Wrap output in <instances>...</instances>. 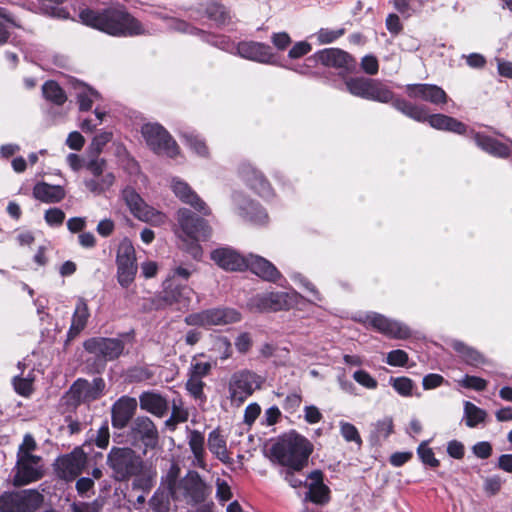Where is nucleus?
<instances>
[{"instance_id": "obj_1", "label": "nucleus", "mask_w": 512, "mask_h": 512, "mask_svg": "<svg viewBox=\"0 0 512 512\" xmlns=\"http://www.w3.org/2000/svg\"><path fill=\"white\" fill-rule=\"evenodd\" d=\"M79 18L83 24L111 36H137L148 31L143 24L121 7H108L102 10L85 8Z\"/></svg>"}, {"instance_id": "obj_2", "label": "nucleus", "mask_w": 512, "mask_h": 512, "mask_svg": "<svg viewBox=\"0 0 512 512\" xmlns=\"http://www.w3.org/2000/svg\"><path fill=\"white\" fill-rule=\"evenodd\" d=\"M179 468L172 466L162 485L174 501H184L190 505L203 502L207 495V486L196 472H190L185 477L178 478Z\"/></svg>"}, {"instance_id": "obj_3", "label": "nucleus", "mask_w": 512, "mask_h": 512, "mask_svg": "<svg viewBox=\"0 0 512 512\" xmlns=\"http://www.w3.org/2000/svg\"><path fill=\"white\" fill-rule=\"evenodd\" d=\"M312 451L313 447L305 437L290 433L272 446L271 456L280 465L300 471L307 465Z\"/></svg>"}, {"instance_id": "obj_4", "label": "nucleus", "mask_w": 512, "mask_h": 512, "mask_svg": "<svg viewBox=\"0 0 512 512\" xmlns=\"http://www.w3.org/2000/svg\"><path fill=\"white\" fill-rule=\"evenodd\" d=\"M37 444L31 434H26L17 451L13 484L23 486L38 481L44 475L42 458L33 454Z\"/></svg>"}, {"instance_id": "obj_5", "label": "nucleus", "mask_w": 512, "mask_h": 512, "mask_svg": "<svg viewBox=\"0 0 512 512\" xmlns=\"http://www.w3.org/2000/svg\"><path fill=\"white\" fill-rule=\"evenodd\" d=\"M393 107L416 121H428L431 127L438 130L450 131L457 134H464L467 130L464 123L453 117L444 114L428 115L424 107L415 105L402 98L395 99Z\"/></svg>"}, {"instance_id": "obj_6", "label": "nucleus", "mask_w": 512, "mask_h": 512, "mask_svg": "<svg viewBox=\"0 0 512 512\" xmlns=\"http://www.w3.org/2000/svg\"><path fill=\"white\" fill-rule=\"evenodd\" d=\"M179 229L176 231L179 238L191 244V253L196 258L200 254L198 241L206 240L211 235V228L208 223L190 210L183 208L177 212Z\"/></svg>"}, {"instance_id": "obj_7", "label": "nucleus", "mask_w": 512, "mask_h": 512, "mask_svg": "<svg viewBox=\"0 0 512 512\" xmlns=\"http://www.w3.org/2000/svg\"><path fill=\"white\" fill-rule=\"evenodd\" d=\"M107 465L115 480L126 481L141 473L143 460L131 448L113 447L107 455Z\"/></svg>"}, {"instance_id": "obj_8", "label": "nucleus", "mask_w": 512, "mask_h": 512, "mask_svg": "<svg viewBox=\"0 0 512 512\" xmlns=\"http://www.w3.org/2000/svg\"><path fill=\"white\" fill-rule=\"evenodd\" d=\"M346 90L353 96L381 103L394 102V93L380 80L373 78L345 77Z\"/></svg>"}, {"instance_id": "obj_9", "label": "nucleus", "mask_w": 512, "mask_h": 512, "mask_svg": "<svg viewBox=\"0 0 512 512\" xmlns=\"http://www.w3.org/2000/svg\"><path fill=\"white\" fill-rule=\"evenodd\" d=\"M193 290L187 285L177 283L175 279H168L164 283L163 291L153 299L156 309L172 307L176 311H186L191 302Z\"/></svg>"}, {"instance_id": "obj_10", "label": "nucleus", "mask_w": 512, "mask_h": 512, "mask_svg": "<svg viewBox=\"0 0 512 512\" xmlns=\"http://www.w3.org/2000/svg\"><path fill=\"white\" fill-rule=\"evenodd\" d=\"M105 387V381L101 377H95L92 381L79 378L71 385L64 398L72 406L90 403L103 395Z\"/></svg>"}, {"instance_id": "obj_11", "label": "nucleus", "mask_w": 512, "mask_h": 512, "mask_svg": "<svg viewBox=\"0 0 512 512\" xmlns=\"http://www.w3.org/2000/svg\"><path fill=\"white\" fill-rule=\"evenodd\" d=\"M241 314L232 308H213L192 313L185 317L184 322L189 326H218L239 322Z\"/></svg>"}, {"instance_id": "obj_12", "label": "nucleus", "mask_w": 512, "mask_h": 512, "mask_svg": "<svg viewBox=\"0 0 512 512\" xmlns=\"http://www.w3.org/2000/svg\"><path fill=\"white\" fill-rule=\"evenodd\" d=\"M262 379L256 373L244 369L234 373L229 382V395L231 402L237 406L261 387Z\"/></svg>"}, {"instance_id": "obj_13", "label": "nucleus", "mask_w": 512, "mask_h": 512, "mask_svg": "<svg viewBox=\"0 0 512 512\" xmlns=\"http://www.w3.org/2000/svg\"><path fill=\"white\" fill-rule=\"evenodd\" d=\"M42 501L43 496L33 489L4 493L0 496V512H33Z\"/></svg>"}, {"instance_id": "obj_14", "label": "nucleus", "mask_w": 512, "mask_h": 512, "mask_svg": "<svg viewBox=\"0 0 512 512\" xmlns=\"http://www.w3.org/2000/svg\"><path fill=\"white\" fill-rule=\"evenodd\" d=\"M142 135L147 145L157 154L174 157L178 146L169 133L159 124L148 123L142 126Z\"/></svg>"}, {"instance_id": "obj_15", "label": "nucleus", "mask_w": 512, "mask_h": 512, "mask_svg": "<svg viewBox=\"0 0 512 512\" xmlns=\"http://www.w3.org/2000/svg\"><path fill=\"white\" fill-rule=\"evenodd\" d=\"M117 280L127 288L135 279L137 273L135 249L128 239H123L117 249Z\"/></svg>"}, {"instance_id": "obj_16", "label": "nucleus", "mask_w": 512, "mask_h": 512, "mask_svg": "<svg viewBox=\"0 0 512 512\" xmlns=\"http://www.w3.org/2000/svg\"><path fill=\"white\" fill-rule=\"evenodd\" d=\"M315 58L322 65L336 69L339 76L343 78L357 72L356 59L339 48L323 49L315 54Z\"/></svg>"}, {"instance_id": "obj_17", "label": "nucleus", "mask_w": 512, "mask_h": 512, "mask_svg": "<svg viewBox=\"0 0 512 512\" xmlns=\"http://www.w3.org/2000/svg\"><path fill=\"white\" fill-rule=\"evenodd\" d=\"M122 196L131 213L139 220L156 226L166 221V216L162 212L148 206L134 189H124Z\"/></svg>"}, {"instance_id": "obj_18", "label": "nucleus", "mask_w": 512, "mask_h": 512, "mask_svg": "<svg viewBox=\"0 0 512 512\" xmlns=\"http://www.w3.org/2000/svg\"><path fill=\"white\" fill-rule=\"evenodd\" d=\"M128 437L134 446L141 444L146 449H153L158 444L159 433L154 422L149 417L138 416L130 426Z\"/></svg>"}, {"instance_id": "obj_19", "label": "nucleus", "mask_w": 512, "mask_h": 512, "mask_svg": "<svg viewBox=\"0 0 512 512\" xmlns=\"http://www.w3.org/2000/svg\"><path fill=\"white\" fill-rule=\"evenodd\" d=\"M84 348L105 361H113L123 353L125 344L119 338L94 337L84 342Z\"/></svg>"}, {"instance_id": "obj_20", "label": "nucleus", "mask_w": 512, "mask_h": 512, "mask_svg": "<svg viewBox=\"0 0 512 512\" xmlns=\"http://www.w3.org/2000/svg\"><path fill=\"white\" fill-rule=\"evenodd\" d=\"M86 463V454L82 449L76 448L71 453L63 455L56 460L55 470L61 479L72 481L81 474Z\"/></svg>"}, {"instance_id": "obj_21", "label": "nucleus", "mask_w": 512, "mask_h": 512, "mask_svg": "<svg viewBox=\"0 0 512 512\" xmlns=\"http://www.w3.org/2000/svg\"><path fill=\"white\" fill-rule=\"evenodd\" d=\"M368 323L380 333L396 339H406L411 335L410 329L403 323L389 319L381 314L367 315Z\"/></svg>"}, {"instance_id": "obj_22", "label": "nucleus", "mask_w": 512, "mask_h": 512, "mask_svg": "<svg viewBox=\"0 0 512 512\" xmlns=\"http://www.w3.org/2000/svg\"><path fill=\"white\" fill-rule=\"evenodd\" d=\"M407 95L413 99H421L434 105L446 104L448 96L439 86L433 84H407Z\"/></svg>"}, {"instance_id": "obj_23", "label": "nucleus", "mask_w": 512, "mask_h": 512, "mask_svg": "<svg viewBox=\"0 0 512 512\" xmlns=\"http://www.w3.org/2000/svg\"><path fill=\"white\" fill-rule=\"evenodd\" d=\"M235 54L244 59L265 64L272 63L273 59L270 46L255 41L239 42L235 47Z\"/></svg>"}, {"instance_id": "obj_24", "label": "nucleus", "mask_w": 512, "mask_h": 512, "mask_svg": "<svg viewBox=\"0 0 512 512\" xmlns=\"http://www.w3.org/2000/svg\"><path fill=\"white\" fill-rule=\"evenodd\" d=\"M211 259L221 268L229 271H242L247 267V257L228 247H221L211 252Z\"/></svg>"}, {"instance_id": "obj_25", "label": "nucleus", "mask_w": 512, "mask_h": 512, "mask_svg": "<svg viewBox=\"0 0 512 512\" xmlns=\"http://www.w3.org/2000/svg\"><path fill=\"white\" fill-rule=\"evenodd\" d=\"M137 408V401L133 397L122 396L112 406L111 421L112 426L122 429L127 426L132 419Z\"/></svg>"}, {"instance_id": "obj_26", "label": "nucleus", "mask_w": 512, "mask_h": 512, "mask_svg": "<svg viewBox=\"0 0 512 512\" xmlns=\"http://www.w3.org/2000/svg\"><path fill=\"white\" fill-rule=\"evenodd\" d=\"M288 298L287 293L271 292L252 298L251 305L259 311H280L288 308Z\"/></svg>"}, {"instance_id": "obj_27", "label": "nucleus", "mask_w": 512, "mask_h": 512, "mask_svg": "<svg viewBox=\"0 0 512 512\" xmlns=\"http://www.w3.org/2000/svg\"><path fill=\"white\" fill-rule=\"evenodd\" d=\"M308 478V492L305 495V501H311L315 504H325L330 499V489L323 483V473L320 470L312 471Z\"/></svg>"}, {"instance_id": "obj_28", "label": "nucleus", "mask_w": 512, "mask_h": 512, "mask_svg": "<svg viewBox=\"0 0 512 512\" xmlns=\"http://www.w3.org/2000/svg\"><path fill=\"white\" fill-rule=\"evenodd\" d=\"M172 190L175 195L184 203L189 204L198 212L208 215L210 213L206 203L192 191L189 185L181 180L174 179L172 181Z\"/></svg>"}, {"instance_id": "obj_29", "label": "nucleus", "mask_w": 512, "mask_h": 512, "mask_svg": "<svg viewBox=\"0 0 512 512\" xmlns=\"http://www.w3.org/2000/svg\"><path fill=\"white\" fill-rule=\"evenodd\" d=\"M247 268L267 281L275 282L281 277L280 272L270 261L258 255L251 254L247 257Z\"/></svg>"}, {"instance_id": "obj_30", "label": "nucleus", "mask_w": 512, "mask_h": 512, "mask_svg": "<svg viewBox=\"0 0 512 512\" xmlns=\"http://www.w3.org/2000/svg\"><path fill=\"white\" fill-rule=\"evenodd\" d=\"M90 317V311L87 300L83 297L77 299L74 313L72 315L71 325L68 331V337L74 338L80 334L87 325Z\"/></svg>"}, {"instance_id": "obj_31", "label": "nucleus", "mask_w": 512, "mask_h": 512, "mask_svg": "<svg viewBox=\"0 0 512 512\" xmlns=\"http://www.w3.org/2000/svg\"><path fill=\"white\" fill-rule=\"evenodd\" d=\"M140 408L155 416L162 417L168 410V403L164 397L155 392H143L139 396Z\"/></svg>"}, {"instance_id": "obj_32", "label": "nucleus", "mask_w": 512, "mask_h": 512, "mask_svg": "<svg viewBox=\"0 0 512 512\" xmlns=\"http://www.w3.org/2000/svg\"><path fill=\"white\" fill-rule=\"evenodd\" d=\"M65 195V190L60 185L40 182L33 188L34 198L44 203H58L65 198Z\"/></svg>"}, {"instance_id": "obj_33", "label": "nucleus", "mask_w": 512, "mask_h": 512, "mask_svg": "<svg viewBox=\"0 0 512 512\" xmlns=\"http://www.w3.org/2000/svg\"><path fill=\"white\" fill-rule=\"evenodd\" d=\"M475 142L476 144L485 150L486 152L498 156V157H508L509 156V149L508 147L497 141L496 139H493L488 136L476 134L475 135Z\"/></svg>"}, {"instance_id": "obj_34", "label": "nucleus", "mask_w": 512, "mask_h": 512, "mask_svg": "<svg viewBox=\"0 0 512 512\" xmlns=\"http://www.w3.org/2000/svg\"><path fill=\"white\" fill-rule=\"evenodd\" d=\"M208 448L221 462H230V457L226 447V440L217 430H214L209 434Z\"/></svg>"}, {"instance_id": "obj_35", "label": "nucleus", "mask_w": 512, "mask_h": 512, "mask_svg": "<svg viewBox=\"0 0 512 512\" xmlns=\"http://www.w3.org/2000/svg\"><path fill=\"white\" fill-rule=\"evenodd\" d=\"M115 182V176L112 172H106L98 178H87L84 180V185L91 193L100 195L109 190Z\"/></svg>"}, {"instance_id": "obj_36", "label": "nucleus", "mask_w": 512, "mask_h": 512, "mask_svg": "<svg viewBox=\"0 0 512 512\" xmlns=\"http://www.w3.org/2000/svg\"><path fill=\"white\" fill-rule=\"evenodd\" d=\"M188 444L194 455L195 464L200 468H205L204 435L197 430L190 431L188 435Z\"/></svg>"}, {"instance_id": "obj_37", "label": "nucleus", "mask_w": 512, "mask_h": 512, "mask_svg": "<svg viewBox=\"0 0 512 512\" xmlns=\"http://www.w3.org/2000/svg\"><path fill=\"white\" fill-rule=\"evenodd\" d=\"M76 98L81 111H88L92 108V104L95 100L100 98V94L84 84H77L75 86Z\"/></svg>"}, {"instance_id": "obj_38", "label": "nucleus", "mask_w": 512, "mask_h": 512, "mask_svg": "<svg viewBox=\"0 0 512 512\" xmlns=\"http://www.w3.org/2000/svg\"><path fill=\"white\" fill-rule=\"evenodd\" d=\"M453 349L460 355V357L469 365L478 366L485 362L483 355L472 347L467 346L461 341H454L452 343Z\"/></svg>"}, {"instance_id": "obj_39", "label": "nucleus", "mask_w": 512, "mask_h": 512, "mask_svg": "<svg viewBox=\"0 0 512 512\" xmlns=\"http://www.w3.org/2000/svg\"><path fill=\"white\" fill-rule=\"evenodd\" d=\"M250 186L262 197L269 198L273 195L272 188L261 172L254 169L246 176Z\"/></svg>"}, {"instance_id": "obj_40", "label": "nucleus", "mask_w": 512, "mask_h": 512, "mask_svg": "<svg viewBox=\"0 0 512 512\" xmlns=\"http://www.w3.org/2000/svg\"><path fill=\"white\" fill-rule=\"evenodd\" d=\"M40 10L49 16L66 19L69 12L62 6L65 0H37Z\"/></svg>"}, {"instance_id": "obj_41", "label": "nucleus", "mask_w": 512, "mask_h": 512, "mask_svg": "<svg viewBox=\"0 0 512 512\" xmlns=\"http://www.w3.org/2000/svg\"><path fill=\"white\" fill-rule=\"evenodd\" d=\"M464 415L466 418V425L470 428H473L485 421L487 413L485 410L477 407L475 404L466 401L464 403Z\"/></svg>"}, {"instance_id": "obj_42", "label": "nucleus", "mask_w": 512, "mask_h": 512, "mask_svg": "<svg viewBox=\"0 0 512 512\" xmlns=\"http://www.w3.org/2000/svg\"><path fill=\"white\" fill-rule=\"evenodd\" d=\"M44 97L56 105H62L67 97L63 89L55 81H47L42 87Z\"/></svg>"}, {"instance_id": "obj_43", "label": "nucleus", "mask_w": 512, "mask_h": 512, "mask_svg": "<svg viewBox=\"0 0 512 512\" xmlns=\"http://www.w3.org/2000/svg\"><path fill=\"white\" fill-rule=\"evenodd\" d=\"M207 17L214 21L218 26L226 25L230 22L231 17L226 8L218 3H211L206 9Z\"/></svg>"}, {"instance_id": "obj_44", "label": "nucleus", "mask_w": 512, "mask_h": 512, "mask_svg": "<svg viewBox=\"0 0 512 512\" xmlns=\"http://www.w3.org/2000/svg\"><path fill=\"white\" fill-rule=\"evenodd\" d=\"M243 211L245 213V217L255 224H264L268 219L267 213L258 203L253 201L247 203L246 207L243 208Z\"/></svg>"}, {"instance_id": "obj_45", "label": "nucleus", "mask_w": 512, "mask_h": 512, "mask_svg": "<svg viewBox=\"0 0 512 512\" xmlns=\"http://www.w3.org/2000/svg\"><path fill=\"white\" fill-rule=\"evenodd\" d=\"M389 382L399 395L403 397L412 396L413 389L415 388V383L412 379L405 376L391 377Z\"/></svg>"}, {"instance_id": "obj_46", "label": "nucleus", "mask_w": 512, "mask_h": 512, "mask_svg": "<svg viewBox=\"0 0 512 512\" xmlns=\"http://www.w3.org/2000/svg\"><path fill=\"white\" fill-rule=\"evenodd\" d=\"M34 377L30 372L27 377L15 376L13 378V385L16 392L22 396H29L33 391Z\"/></svg>"}, {"instance_id": "obj_47", "label": "nucleus", "mask_w": 512, "mask_h": 512, "mask_svg": "<svg viewBox=\"0 0 512 512\" xmlns=\"http://www.w3.org/2000/svg\"><path fill=\"white\" fill-rule=\"evenodd\" d=\"M182 137L184 138L186 144L195 151L200 156H205L207 154V147L198 135H195L192 132H184L182 133Z\"/></svg>"}, {"instance_id": "obj_48", "label": "nucleus", "mask_w": 512, "mask_h": 512, "mask_svg": "<svg viewBox=\"0 0 512 512\" xmlns=\"http://www.w3.org/2000/svg\"><path fill=\"white\" fill-rule=\"evenodd\" d=\"M161 19L168 21V27L172 30L184 32V33H199L203 36H206V34L203 31L198 30L195 27L190 26L187 22L175 19V18H168L166 16H160Z\"/></svg>"}, {"instance_id": "obj_49", "label": "nucleus", "mask_w": 512, "mask_h": 512, "mask_svg": "<svg viewBox=\"0 0 512 512\" xmlns=\"http://www.w3.org/2000/svg\"><path fill=\"white\" fill-rule=\"evenodd\" d=\"M127 371L128 379L135 382L145 381L153 376L152 370L147 366H134Z\"/></svg>"}, {"instance_id": "obj_50", "label": "nucleus", "mask_w": 512, "mask_h": 512, "mask_svg": "<svg viewBox=\"0 0 512 512\" xmlns=\"http://www.w3.org/2000/svg\"><path fill=\"white\" fill-rule=\"evenodd\" d=\"M344 32L345 30L343 28L336 30L322 28L317 32L316 37L320 44H328L340 38Z\"/></svg>"}, {"instance_id": "obj_51", "label": "nucleus", "mask_w": 512, "mask_h": 512, "mask_svg": "<svg viewBox=\"0 0 512 512\" xmlns=\"http://www.w3.org/2000/svg\"><path fill=\"white\" fill-rule=\"evenodd\" d=\"M408 354L401 349L392 350L387 354L386 363L394 367H403L408 362Z\"/></svg>"}, {"instance_id": "obj_52", "label": "nucleus", "mask_w": 512, "mask_h": 512, "mask_svg": "<svg viewBox=\"0 0 512 512\" xmlns=\"http://www.w3.org/2000/svg\"><path fill=\"white\" fill-rule=\"evenodd\" d=\"M417 452L424 464L431 467L439 466V461L435 458L433 450L427 446L426 442H422L419 445Z\"/></svg>"}, {"instance_id": "obj_53", "label": "nucleus", "mask_w": 512, "mask_h": 512, "mask_svg": "<svg viewBox=\"0 0 512 512\" xmlns=\"http://www.w3.org/2000/svg\"><path fill=\"white\" fill-rule=\"evenodd\" d=\"M353 379L360 384L361 386L367 388V389H376L378 386L377 380L372 377L367 371L365 370H357L353 374Z\"/></svg>"}, {"instance_id": "obj_54", "label": "nucleus", "mask_w": 512, "mask_h": 512, "mask_svg": "<svg viewBox=\"0 0 512 512\" xmlns=\"http://www.w3.org/2000/svg\"><path fill=\"white\" fill-rule=\"evenodd\" d=\"M459 384L464 388L483 391L487 386V381L477 376L466 375L459 381Z\"/></svg>"}, {"instance_id": "obj_55", "label": "nucleus", "mask_w": 512, "mask_h": 512, "mask_svg": "<svg viewBox=\"0 0 512 512\" xmlns=\"http://www.w3.org/2000/svg\"><path fill=\"white\" fill-rule=\"evenodd\" d=\"M213 349L220 354V359L226 360L232 354L231 343L226 337H217Z\"/></svg>"}, {"instance_id": "obj_56", "label": "nucleus", "mask_w": 512, "mask_h": 512, "mask_svg": "<svg viewBox=\"0 0 512 512\" xmlns=\"http://www.w3.org/2000/svg\"><path fill=\"white\" fill-rule=\"evenodd\" d=\"M375 434L378 438H387L393 432V420L385 417L375 424Z\"/></svg>"}, {"instance_id": "obj_57", "label": "nucleus", "mask_w": 512, "mask_h": 512, "mask_svg": "<svg viewBox=\"0 0 512 512\" xmlns=\"http://www.w3.org/2000/svg\"><path fill=\"white\" fill-rule=\"evenodd\" d=\"M502 484V479L494 475L484 480L483 489L487 495L494 496L501 490Z\"/></svg>"}, {"instance_id": "obj_58", "label": "nucleus", "mask_w": 512, "mask_h": 512, "mask_svg": "<svg viewBox=\"0 0 512 512\" xmlns=\"http://www.w3.org/2000/svg\"><path fill=\"white\" fill-rule=\"evenodd\" d=\"M340 430H341V435L343 436V438L346 441H348V442L354 441V442H358V443L361 442V438L358 433V430L353 424L348 423V422H342L340 424Z\"/></svg>"}, {"instance_id": "obj_59", "label": "nucleus", "mask_w": 512, "mask_h": 512, "mask_svg": "<svg viewBox=\"0 0 512 512\" xmlns=\"http://www.w3.org/2000/svg\"><path fill=\"white\" fill-rule=\"evenodd\" d=\"M106 161L104 159L95 158L85 164V168L91 173L92 178H98L104 175Z\"/></svg>"}, {"instance_id": "obj_60", "label": "nucleus", "mask_w": 512, "mask_h": 512, "mask_svg": "<svg viewBox=\"0 0 512 512\" xmlns=\"http://www.w3.org/2000/svg\"><path fill=\"white\" fill-rule=\"evenodd\" d=\"M44 218L48 225L60 226L65 219V213L59 208H50L46 210Z\"/></svg>"}, {"instance_id": "obj_61", "label": "nucleus", "mask_w": 512, "mask_h": 512, "mask_svg": "<svg viewBox=\"0 0 512 512\" xmlns=\"http://www.w3.org/2000/svg\"><path fill=\"white\" fill-rule=\"evenodd\" d=\"M110 440V432L108 422L105 421L97 430V435L95 437V444L98 448L105 449L109 445Z\"/></svg>"}, {"instance_id": "obj_62", "label": "nucleus", "mask_w": 512, "mask_h": 512, "mask_svg": "<svg viewBox=\"0 0 512 512\" xmlns=\"http://www.w3.org/2000/svg\"><path fill=\"white\" fill-rule=\"evenodd\" d=\"M204 382L199 377L190 376L187 383L186 389L194 398H201L203 396Z\"/></svg>"}, {"instance_id": "obj_63", "label": "nucleus", "mask_w": 512, "mask_h": 512, "mask_svg": "<svg viewBox=\"0 0 512 512\" xmlns=\"http://www.w3.org/2000/svg\"><path fill=\"white\" fill-rule=\"evenodd\" d=\"M216 487V497L219 501L226 502L232 498L231 488L225 480L218 478Z\"/></svg>"}, {"instance_id": "obj_64", "label": "nucleus", "mask_w": 512, "mask_h": 512, "mask_svg": "<svg viewBox=\"0 0 512 512\" xmlns=\"http://www.w3.org/2000/svg\"><path fill=\"white\" fill-rule=\"evenodd\" d=\"M361 68L366 74L375 75L379 70L378 60L372 55H366L361 60Z\"/></svg>"}]
</instances>
